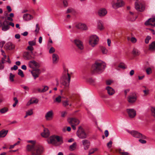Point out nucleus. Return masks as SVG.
<instances>
[{"instance_id":"nucleus-1","label":"nucleus","mask_w":155,"mask_h":155,"mask_svg":"<svg viewBox=\"0 0 155 155\" xmlns=\"http://www.w3.org/2000/svg\"><path fill=\"white\" fill-rule=\"evenodd\" d=\"M26 150L28 152H31V155H40L42 153L43 148L38 144L27 145Z\"/></svg>"},{"instance_id":"nucleus-2","label":"nucleus","mask_w":155,"mask_h":155,"mask_svg":"<svg viewBox=\"0 0 155 155\" xmlns=\"http://www.w3.org/2000/svg\"><path fill=\"white\" fill-rule=\"evenodd\" d=\"M106 67L105 63L102 61H96L93 65L91 72L93 74L102 72Z\"/></svg>"},{"instance_id":"nucleus-3","label":"nucleus","mask_w":155,"mask_h":155,"mask_svg":"<svg viewBox=\"0 0 155 155\" xmlns=\"http://www.w3.org/2000/svg\"><path fill=\"white\" fill-rule=\"evenodd\" d=\"M70 79L71 76L68 73V70H67L61 78V83L65 87H68L69 85Z\"/></svg>"},{"instance_id":"nucleus-4","label":"nucleus","mask_w":155,"mask_h":155,"mask_svg":"<svg viewBox=\"0 0 155 155\" xmlns=\"http://www.w3.org/2000/svg\"><path fill=\"white\" fill-rule=\"evenodd\" d=\"M48 142L49 144H55L57 142L62 143L63 140L62 137L54 135L50 136L48 139Z\"/></svg>"},{"instance_id":"nucleus-5","label":"nucleus","mask_w":155,"mask_h":155,"mask_svg":"<svg viewBox=\"0 0 155 155\" xmlns=\"http://www.w3.org/2000/svg\"><path fill=\"white\" fill-rule=\"evenodd\" d=\"M0 24L2 27V30L4 31H6L9 29L10 28L9 25L12 27L14 26V24L12 22H9L6 20L3 22H2L0 20Z\"/></svg>"},{"instance_id":"nucleus-6","label":"nucleus","mask_w":155,"mask_h":155,"mask_svg":"<svg viewBox=\"0 0 155 155\" xmlns=\"http://www.w3.org/2000/svg\"><path fill=\"white\" fill-rule=\"evenodd\" d=\"M127 131L134 137L138 138L146 139V137L145 136L137 131L134 130L130 131L127 130Z\"/></svg>"},{"instance_id":"nucleus-7","label":"nucleus","mask_w":155,"mask_h":155,"mask_svg":"<svg viewBox=\"0 0 155 155\" xmlns=\"http://www.w3.org/2000/svg\"><path fill=\"white\" fill-rule=\"evenodd\" d=\"M77 135L80 138L82 139L86 138L87 136L84 129L81 127H79L77 132Z\"/></svg>"},{"instance_id":"nucleus-8","label":"nucleus","mask_w":155,"mask_h":155,"mask_svg":"<svg viewBox=\"0 0 155 155\" xmlns=\"http://www.w3.org/2000/svg\"><path fill=\"white\" fill-rule=\"evenodd\" d=\"M99 39L98 37L96 35H92L89 38V43L92 47H94L97 44Z\"/></svg>"},{"instance_id":"nucleus-9","label":"nucleus","mask_w":155,"mask_h":155,"mask_svg":"<svg viewBox=\"0 0 155 155\" xmlns=\"http://www.w3.org/2000/svg\"><path fill=\"white\" fill-rule=\"evenodd\" d=\"M68 121L74 130L76 129L75 126L78 125L80 123L79 120L75 118H69L68 119Z\"/></svg>"},{"instance_id":"nucleus-10","label":"nucleus","mask_w":155,"mask_h":155,"mask_svg":"<svg viewBox=\"0 0 155 155\" xmlns=\"http://www.w3.org/2000/svg\"><path fill=\"white\" fill-rule=\"evenodd\" d=\"M137 100V96L135 93H131L127 97V101L130 103H133Z\"/></svg>"},{"instance_id":"nucleus-11","label":"nucleus","mask_w":155,"mask_h":155,"mask_svg":"<svg viewBox=\"0 0 155 155\" xmlns=\"http://www.w3.org/2000/svg\"><path fill=\"white\" fill-rule=\"evenodd\" d=\"M126 112L130 118L134 117L136 115V111L134 109H126Z\"/></svg>"},{"instance_id":"nucleus-12","label":"nucleus","mask_w":155,"mask_h":155,"mask_svg":"<svg viewBox=\"0 0 155 155\" xmlns=\"http://www.w3.org/2000/svg\"><path fill=\"white\" fill-rule=\"evenodd\" d=\"M74 43L78 49L82 50L84 48V46L82 42L78 39H76L74 40Z\"/></svg>"},{"instance_id":"nucleus-13","label":"nucleus","mask_w":155,"mask_h":155,"mask_svg":"<svg viewBox=\"0 0 155 155\" xmlns=\"http://www.w3.org/2000/svg\"><path fill=\"white\" fill-rule=\"evenodd\" d=\"M124 4V2L121 0H118L116 3H112V6L113 8H116L122 6Z\"/></svg>"},{"instance_id":"nucleus-14","label":"nucleus","mask_w":155,"mask_h":155,"mask_svg":"<svg viewBox=\"0 0 155 155\" xmlns=\"http://www.w3.org/2000/svg\"><path fill=\"white\" fill-rule=\"evenodd\" d=\"M54 113L52 110L48 112L46 114L45 117L47 120H51L53 117Z\"/></svg>"},{"instance_id":"nucleus-15","label":"nucleus","mask_w":155,"mask_h":155,"mask_svg":"<svg viewBox=\"0 0 155 155\" xmlns=\"http://www.w3.org/2000/svg\"><path fill=\"white\" fill-rule=\"evenodd\" d=\"M135 8L137 10L140 12H142L144 9V7L141 3H138L137 2L135 3Z\"/></svg>"},{"instance_id":"nucleus-16","label":"nucleus","mask_w":155,"mask_h":155,"mask_svg":"<svg viewBox=\"0 0 155 155\" xmlns=\"http://www.w3.org/2000/svg\"><path fill=\"white\" fill-rule=\"evenodd\" d=\"M146 25H151L152 26H155V18H150L145 23Z\"/></svg>"},{"instance_id":"nucleus-17","label":"nucleus","mask_w":155,"mask_h":155,"mask_svg":"<svg viewBox=\"0 0 155 155\" xmlns=\"http://www.w3.org/2000/svg\"><path fill=\"white\" fill-rule=\"evenodd\" d=\"M29 66L31 68H34V67L38 68L39 67V64L34 60L30 61L28 63Z\"/></svg>"},{"instance_id":"nucleus-18","label":"nucleus","mask_w":155,"mask_h":155,"mask_svg":"<svg viewBox=\"0 0 155 155\" xmlns=\"http://www.w3.org/2000/svg\"><path fill=\"white\" fill-rule=\"evenodd\" d=\"M82 142L84 146V149L87 150L89 148L90 144V141L88 140L84 139L82 140Z\"/></svg>"},{"instance_id":"nucleus-19","label":"nucleus","mask_w":155,"mask_h":155,"mask_svg":"<svg viewBox=\"0 0 155 155\" xmlns=\"http://www.w3.org/2000/svg\"><path fill=\"white\" fill-rule=\"evenodd\" d=\"M75 27L78 28L82 30H87V25L84 24L79 23L77 24Z\"/></svg>"},{"instance_id":"nucleus-20","label":"nucleus","mask_w":155,"mask_h":155,"mask_svg":"<svg viewBox=\"0 0 155 155\" xmlns=\"http://www.w3.org/2000/svg\"><path fill=\"white\" fill-rule=\"evenodd\" d=\"M23 18L24 20L28 21L32 19L33 18V17L29 14L26 13L23 15Z\"/></svg>"},{"instance_id":"nucleus-21","label":"nucleus","mask_w":155,"mask_h":155,"mask_svg":"<svg viewBox=\"0 0 155 155\" xmlns=\"http://www.w3.org/2000/svg\"><path fill=\"white\" fill-rule=\"evenodd\" d=\"M50 135L49 130L48 129L46 128H44L43 132L41 133V136L44 137H47L49 136Z\"/></svg>"},{"instance_id":"nucleus-22","label":"nucleus","mask_w":155,"mask_h":155,"mask_svg":"<svg viewBox=\"0 0 155 155\" xmlns=\"http://www.w3.org/2000/svg\"><path fill=\"white\" fill-rule=\"evenodd\" d=\"M106 10L104 8H101L98 11V15L100 16H104L107 13Z\"/></svg>"},{"instance_id":"nucleus-23","label":"nucleus","mask_w":155,"mask_h":155,"mask_svg":"<svg viewBox=\"0 0 155 155\" xmlns=\"http://www.w3.org/2000/svg\"><path fill=\"white\" fill-rule=\"evenodd\" d=\"M4 47L7 50H11L14 49L15 46L12 43L9 42L5 44Z\"/></svg>"},{"instance_id":"nucleus-24","label":"nucleus","mask_w":155,"mask_h":155,"mask_svg":"<svg viewBox=\"0 0 155 155\" xmlns=\"http://www.w3.org/2000/svg\"><path fill=\"white\" fill-rule=\"evenodd\" d=\"M39 71L40 70L38 69H37L35 70H33L31 71L32 74L34 77L35 79L38 77L39 74Z\"/></svg>"},{"instance_id":"nucleus-25","label":"nucleus","mask_w":155,"mask_h":155,"mask_svg":"<svg viewBox=\"0 0 155 155\" xmlns=\"http://www.w3.org/2000/svg\"><path fill=\"white\" fill-rule=\"evenodd\" d=\"M106 89L107 91L108 94L109 95H112L115 93L114 90L112 87L109 86L106 87Z\"/></svg>"},{"instance_id":"nucleus-26","label":"nucleus","mask_w":155,"mask_h":155,"mask_svg":"<svg viewBox=\"0 0 155 155\" xmlns=\"http://www.w3.org/2000/svg\"><path fill=\"white\" fill-rule=\"evenodd\" d=\"M58 56L55 54H53L52 55L53 63L54 64H56L58 60Z\"/></svg>"},{"instance_id":"nucleus-27","label":"nucleus","mask_w":155,"mask_h":155,"mask_svg":"<svg viewBox=\"0 0 155 155\" xmlns=\"http://www.w3.org/2000/svg\"><path fill=\"white\" fill-rule=\"evenodd\" d=\"M97 28L101 31L103 30L104 28V24L103 22L101 21H99L97 24Z\"/></svg>"},{"instance_id":"nucleus-28","label":"nucleus","mask_w":155,"mask_h":155,"mask_svg":"<svg viewBox=\"0 0 155 155\" xmlns=\"http://www.w3.org/2000/svg\"><path fill=\"white\" fill-rule=\"evenodd\" d=\"M8 132V130H2L0 131V138L5 137L7 134Z\"/></svg>"},{"instance_id":"nucleus-29","label":"nucleus","mask_w":155,"mask_h":155,"mask_svg":"<svg viewBox=\"0 0 155 155\" xmlns=\"http://www.w3.org/2000/svg\"><path fill=\"white\" fill-rule=\"evenodd\" d=\"M38 102V100L37 99L32 98L27 103V105L29 106L30 104L34 103H37Z\"/></svg>"},{"instance_id":"nucleus-30","label":"nucleus","mask_w":155,"mask_h":155,"mask_svg":"<svg viewBox=\"0 0 155 155\" xmlns=\"http://www.w3.org/2000/svg\"><path fill=\"white\" fill-rule=\"evenodd\" d=\"M149 49L151 51H155V41L149 45Z\"/></svg>"},{"instance_id":"nucleus-31","label":"nucleus","mask_w":155,"mask_h":155,"mask_svg":"<svg viewBox=\"0 0 155 155\" xmlns=\"http://www.w3.org/2000/svg\"><path fill=\"white\" fill-rule=\"evenodd\" d=\"M24 56L26 60H30L31 59L32 57L28 52H26L24 54Z\"/></svg>"},{"instance_id":"nucleus-32","label":"nucleus","mask_w":155,"mask_h":155,"mask_svg":"<svg viewBox=\"0 0 155 155\" xmlns=\"http://www.w3.org/2000/svg\"><path fill=\"white\" fill-rule=\"evenodd\" d=\"M76 142L74 143L72 145L70 146L69 150L71 151L74 150L76 148Z\"/></svg>"},{"instance_id":"nucleus-33","label":"nucleus","mask_w":155,"mask_h":155,"mask_svg":"<svg viewBox=\"0 0 155 155\" xmlns=\"http://www.w3.org/2000/svg\"><path fill=\"white\" fill-rule=\"evenodd\" d=\"M118 151L119 153L121 155H128L129 154L128 152L123 151L121 149H119Z\"/></svg>"},{"instance_id":"nucleus-34","label":"nucleus","mask_w":155,"mask_h":155,"mask_svg":"<svg viewBox=\"0 0 155 155\" xmlns=\"http://www.w3.org/2000/svg\"><path fill=\"white\" fill-rule=\"evenodd\" d=\"M98 149L97 148L92 149L89 151L88 155H90L93 153L94 152L98 150Z\"/></svg>"},{"instance_id":"nucleus-35","label":"nucleus","mask_w":155,"mask_h":155,"mask_svg":"<svg viewBox=\"0 0 155 155\" xmlns=\"http://www.w3.org/2000/svg\"><path fill=\"white\" fill-rule=\"evenodd\" d=\"M150 110L151 115L155 118V107H151Z\"/></svg>"},{"instance_id":"nucleus-36","label":"nucleus","mask_w":155,"mask_h":155,"mask_svg":"<svg viewBox=\"0 0 155 155\" xmlns=\"http://www.w3.org/2000/svg\"><path fill=\"white\" fill-rule=\"evenodd\" d=\"M61 97L60 96H58L56 98L55 100L54 101V102L60 103L61 101Z\"/></svg>"},{"instance_id":"nucleus-37","label":"nucleus","mask_w":155,"mask_h":155,"mask_svg":"<svg viewBox=\"0 0 155 155\" xmlns=\"http://www.w3.org/2000/svg\"><path fill=\"white\" fill-rule=\"evenodd\" d=\"M133 53L134 55H139L140 52L138 50L134 49L133 51Z\"/></svg>"},{"instance_id":"nucleus-38","label":"nucleus","mask_w":155,"mask_h":155,"mask_svg":"<svg viewBox=\"0 0 155 155\" xmlns=\"http://www.w3.org/2000/svg\"><path fill=\"white\" fill-rule=\"evenodd\" d=\"M8 108L6 107H4L0 110V112L1 113H4L8 111Z\"/></svg>"},{"instance_id":"nucleus-39","label":"nucleus","mask_w":155,"mask_h":155,"mask_svg":"<svg viewBox=\"0 0 155 155\" xmlns=\"http://www.w3.org/2000/svg\"><path fill=\"white\" fill-rule=\"evenodd\" d=\"M39 29H40V28L39 27V25L38 24H37L36 25V29L35 31V34L36 35H37L38 34V33Z\"/></svg>"},{"instance_id":"nucleus-40","label":"nucleus","mask_w":155,"mask_h":155,"mask_svg":"<svg viewBox=\"0 0 155 155\" xmlns=\"http://www.w3.org/2000/svg\"><path fill=\"white\" fill-rule=\"evenodd\" d=\"M101 49L102 53L104 54H106L107 52V50L106 48L103 47H102L101 48Z\"/></svg>"},{"instance_id":"nucleus-41","label":"nucleus","mask_w":155,"mask_h":155,"mask_svg":"<svg viewBox=\"0 0 155 155\" xmlns=\"http://www.w3.org/2000/svg\"><path fill=\"white\" fill-rule=\"evenodd\" d=\"M28 44L31 46L35 45L36 44V41L35 40H34L32 41H29L28 42Z\"/></svg>"},{"instance_id":"nucleus-42","label":"nucleus","mask_w":155,"mask_h":155,"mask_svg":"<svg viewBox=\"0 0 155 155\" xmlns=\"http://www.w3.org/2000/svg\"><path fill=\"white\" fill-rule=\"evenodd\" d=\"M18 75L20 76L21 77H24V75L23 74V71L20 69H19L18 70Z\"/></svg>"},{"instance_id":"nucleus-43","label":"nucleus","mask_w":155,"mask_h":155,"mask_svg":"<svg viewBox=\"0 0 155 155\" xmlns=\"http://www.w3.org/2000/svg\"><path fill=\"white\" fill-rule=\"evenodd\" d=\"M151 37L149 36H148L146 37L145 40V42L146 44H148L149 42V41L151 39Z\"/></svg>"},{"instance_id":"nucleus-44","label":"nucleus","mask_w":155,"mask_h":155,"mask_svg":"<svg viewBox=\"0 0 155 155\" xmlns=\"http://www.w3.org/2000/svg\"><path fill=\"white\" fill-rule=\"evenodd\" d=\"M74 12H75L73 8H68L67 9V12H66V13H73Z\"/></svg>"},{"instance_id":"nucleus-45","label":"nucleus","mask_w":155,"mask_h":155,"mask_svg":"<svg viewBox=\"0 0 155 155\" xmlns=\"http://www.w3.org/2000/svg\"><path fill=\"white\" fill-rule=\"evenodd\" d=\"M14 77L15 75L14 74L11 73L10 74L9 79L11 81L13 82L14 81Z\"/></svg>"},{"instance_id":"nucleus-46","label":"nucleus","mask_w":155,"mask_h":155,"mask_svg":"<svg viewBox=\"0 0 155 155\" xmlns=\"http://www.w3.org/2000/svg\"><path fill=\"white\" fill-rule=\"evenodd\" d=\"M146 72L147 74H149L152 73V70L150 68H147L146 69Z\"/></svg>"},{"instance_id":"nucleus-47","label":"nucleus","mask_w":155,"mask_h":155,"mask_svg":"<svg viewBox=\"0 0 155 155\" xmlns=\"http://www.w3.org/2000/svg\"><path fill=\"white\" fill-rule=\"evenodd\" d=\"M62 103L63 106L64 107H66L69 104L68 103V101L67 100L63 101L62 102Z\"/></svg>"},{"instance_id":"nucleus-48","label":"nucleus","mask_w":155,"mask_h":155,"mask_svg":"<svg viewBox=\"0 0 155 155\" xmlns=\"http://www.w3.org/2000/svg\"><path fill=\"white\" fill-rule=\"evenodd\" d=\"M87 81L91 84H93L95 82V80L92 78H89L88 79Z\"/></svg>"},{"instance_id":"nucleus-49","label":"nucleus","mask_w":155,"mask_h":155,"mask_svg":"<svg viewBox=\"0 0 155 155\" xmlns=\"http://www.w3.org/2000/svg\"><path fill=\"white\" fill-rule=\"evenodd\" d=\"M21 87L22 88H23L25 91H28L29 90V87L27 86L21 85Z\"/></svg>"},{"instance_id":"nucleus-50","label":"nucleus","mask_w":155,"mask_h":155,"mask_svg":"<svg viewBox=\"0 0 155 155\" xmlns=\"http://www.w3.org/2000/svg\"><path fill=\"white\" fill-rule=\"evenodd\" d=\"M4 62L3 60H2V62H0V70L3 69L4 68V66L3 64Z\"/></svg>"},{"instance_id":"nucleus-51","label":"nucleus","mask_w":155,"mask_h":155,"mask_svg":"<svg viewBox=\"0 0 155 155\" xmlns=\"http://www.w3.org/2000/svg\"><path fill=\"white\" fill-rule=\"evenodd\" d=\"M112 142L111 140H110L109 142H108L107 144V146L108 147L110 148L112 146Z\"/></svg>"},{"instance_id":"nucleus-52","label":"nucleus","mask_w":155,"mask_h":155,"mask_svg":"<svg viewBox=\"0 0 155 155\" xmlns=\"http://www.w3.org/2000/svg\"><path fill=\"white\" fill-rule=\"evenodd\" d=\"M29 143H31V144H28V145H37L36 144V141L33 140H29L28 141Z\"/></svg>"},{"instance_id":"nucleus-53","label":"nucleus","mask_w":155,"mask_h":155,"mask_svg":"<svg viewBox=\"0 0 155 155\" xmlns=\"http://www.w3.org/2000/svg\"><path fill=\"white\" fill-rule=\"evenodd\" d=\"M49 87L47 86H45L44 87V88L42 89V93L46 91L48 89Z\"/></svg>"},{"instance_id":"nucleus-54","label":"nucleus","mask_w":155,"mask_h":155,"mask_svg":"<svg viewBox=\"0 0 155 155\" xmlns=\"http://www.w3.org/2000/svg\"><path fill=\"white\" fill-rule=\"evenodd\" d=\"M26 113L28 115H31L33 114V111L31 110H28Z\"/></svg>"},{"instance_id":"nucleus-55","label":"nucleus","mask_w":155,"mask_h":155,"mask_svg":"<svg viewBox=\"0 0 155 155\" xmlns=\"http://www.w3.org/2000/svg\"><path fill=\"white\" fill-rule=\"evenodd\" d=\"M55 49L53 47H51L49 51V52L50 53H52L55 51Z\"/></svg>"},{"instance_id":"nucleus-56","label":"nucleus","mask_w":155,"mask_h":155,"mask_svg":"<svg viewBox=\"0 0 155 155\" xmlns=\"http://www.w3.org/2000/svg\"><path fill=\"white\" fill-rule=\"evenodd\" d=\"M119 67L123 68L125 69L126 68L125 65L123 64H120L118 66Z\"/></svg>"},{"instance_id":"nucleus-57","label":"nucleus","mask_w":155,"mask_h":155,"mask_svg":"<svg viewBox=\"0 0 155 155\" xmlns=\"http://www.w3.org/2000/svg\"><path fill=\"white\" fill-rule=\"evenodd\" d=\"M131 41L133 43H135L137 41L136 39L134 37H132L131 39Z\"/></svg>"},{"instance_id":"nucleus-58","label":"nucleus","mask_w":155,"mask_h":155,"mask_svg":"<svg viewBox=\"0 0 155 155\" xmlns=\"http://www.w3.org/2000/svg\"><path fill=\"white\" fill-rule=\"evenodd\" d=\"M139 141L141 143L143 144L146 143V141L140 139L139 140Z\"/></svg>"},{"instance_id":"nucleus-59","label":"nucleus","mask_w":155,"mask_h":155,"mask_svg":"<svg viewBox=\"0 0 155 155\" xmlns=\"http://www.w3.org/2000/svg\"><path fill=\"white\" fill-rule=\"evenodd\" d=\"M5 43L4 41H2L0 42V47L2 48Z\"/></svg>"},{"instance_id":"nucleus-60","label":"nucleus","mask_w":155,"mask_h":155,"mask_svg":"<svg viewBox=\"0 0 155 155\" xmlns=\"http://www.w3.org/2000/svg\"><path fill=\"white\" fill-rule=\"evenodd\" d=\"M28 49L31 51H32L34 50L33 48L32 47V46H28L27 47Z\"/></svg>"},{"instance_id":"nucleus-61","label":"nucleus","mask_w":155,"mask_h":155,"mask_svg":"<svg viewBox=\"0 0 155 155\" xmlns=\"http://www.w3.org/2000/svg\"><path fill=\"white\" fill-rule=\"evenodd\" d=\"M63 4L64 7H66L68 6V3L66 1H64L63 2Z\"/></svg>"},{"instance_id":"nucleus-62","label":"nucleus","mask_w":155,"mask_h":155,"mask_svg":"<svg viewBox=\"0 0 155 155\" xmlns=\"http://www.w3.org/2000/svg\"><path fill=\"white\" fill-rule=\"evenodd\" d=\"M18 68V67H17V66L16 65H15L13 67H12L11 68V70H17Z\"/></svg>"},{"instance_id":"nucleus-63","label":"nucleus","mask_w":155,"mask_h":155,"mask_svg":"<svg viewBox=\"0 0 155 155\" xmlns=\"http://www.w3.org/2000/svg\"><path fill=\"white\" fill-rule=\"evenodd\" d=\"M112 81L111 80H107L106 81V84L107 85H110L112 83Z\"/></svg>"},{"instance_id":"nucleus-64","label":"nucleus","mask_w":155,"mask_h":155,"mask_svg":"<svg viewBox=\"0 0 155 155\" xmlns=\"http://www.w3.org/2000/svg\"><path fill=\"white\" fill-rule=\"evenodd\" d=\"M104 134L106 137H107L109 135V132L107 130H105L104 131Z\"/></svg>"}]
</instances>
